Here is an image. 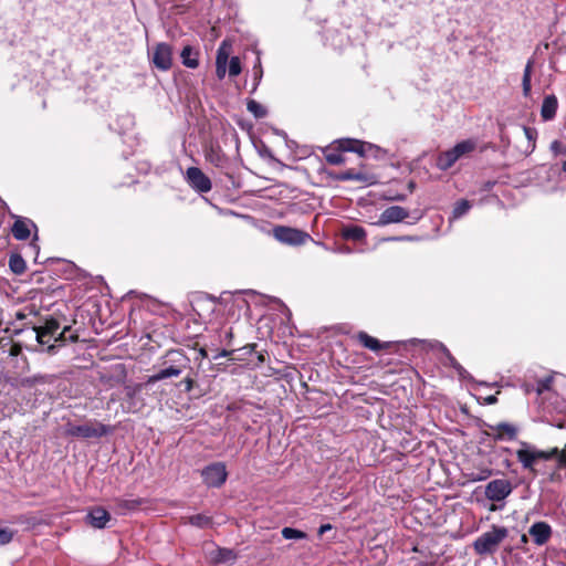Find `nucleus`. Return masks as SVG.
Masks as SVG:
<instances>
[{
	"label": "nucleus",
	"instance_id": "1",
	"mask_svg": "<svg viewBox=\"0 0 566 566\" xmlns=\"http://www.w3.org/2000/svg\"><path fill=\"white\" fill-rule=\"evenodd\" d=\"M521 448L516 450V458L522 464L523 469L536 474L535 464L539 461H548L559 454L558 448L551 450H539L535 446L521 441Z\"/></svg>",
	"mask_w": 566,
	"mask_h": 566
},
{
	"label": "nucleus",
	"instance_id": "2",
	"mask_svg": "<svg viewBox=\"0 0 566 566\" xmlns=\"http://www.w3.org/2000/svg\"><path fill=\"white\" fill-rule=\"evenodd\" d=\"M509 530L504 526L492 525L490 531L482 533L473 542V548L479 555L494 554L500 544L507 537Z\"/></svg>",
	"mask_w": 566,
	"mask_h": 566
},
{
	"label": "nucleus",
	"instance_id": "3",
	"mask_svg": "<svg viewBox=\"0 0 566 566\" xmlns=\"http://www.w3.org/2000/svg\"><path fill=\"white\" fill-rule=\"evenodd\" d=\"M112 432L111 427L103 424L96 420L87 421L83 424H71L69 423L65 433L70 437L75 438H101Z\"/></svg>",
	"mask_w": 566,
	"mask_h": 566
},
{
	"label": "nucleus",
	"instance_id": "4",
	"mask_svg": "<svg viewBox=\"0 0 566 566\" xmlns=\"http://www.w3.org/2000/svg\"><path fill=\"white\" fill-rule=\"evenodd\" d=\"M475 149V143L467 139L458 143L451 149L441 153L437 158V167L441 170L451 168L457 160H459L465 154H469Z\"/></svg>",
	"mask_w": 566,
	"mask_h": 566
},
{
	"label": "nucleus",
	"instance_id": "5",
	"mask_svg": "<svg viewBox=\"0 0 566 566\" xmlns=\"http://www.w3.org/2000/svg\"><path fill=\"white\" fill-rule=\"evenodd\" d=\"M272 231L279 242L287 245H302L311 239L307 232L291 227L276 226Z\"/></svg>",
	"mask_w": 566,
	"mask_h": 566
},
{
	"label": "nucleus",
	"instance_id": "6",
	"mask_svg": "<svg viewBox=\"0 0 566 566\" xmlns=\"http://www.w3.org/2000/svg\"><path fill=\"white\" fill-rule=\"evenodd\" d=\"M201 476L208 488H220L228 476L226 464L222 462L211 463L202 469Z\"/></svg>",
	"mask_w": 566,
	"mask_h": 566
},
{
	"label": "nucleus",
	"instance_id": "7",
	"mask_svg": "<svg viewBox=\"0 0 566 566\" xmlns=\"http://www.w3.org/2000/svg\"><path fill=\"white\" fill-rule=\"evenodd\" d=\"M513 491L512 483L506 479H495L485 485V497L492 502H503Z\"/></svg>",
	"mask_w": 566,
	"mask_h": 566
},
{
	"label": "nucleus",
	"instance_id": "8",
	"mask_svg": "<svg viewBox=\"0 0 566 566\" xmlns=\"http://www.w3.org/2000/svg\"><path fill=\"white\" fill-rule=\"evenodd\" d=\"M170 355H176L178 357L174 359L175 365L163 368L158 373L149 376L147 384H155L166 378L178 377L182 373L189 361L188 358L178 352H171Z\"/></svg>",
	"mask_w": 566,
	"mask_h": 566
},
{
	"label": "nucleus",
	"instance_id": "9",
	"mask_svg": "<svg viewBox=\"0 0 566 566\" xmlns=\"http://www.w3.org/2000/svg\"><path fill=\"white\" fill-rule=\"evenodd\" d=\"M339 148L343 151L356 153L361 157L367 156L369 153L373 154L375 157H378L379 153L385 154V150H382L380 147L376 145L349 138L339 140Z\"/></svg>",
	"mask_w": 566,
	"mask_h": 566
},
{
	"label": "nucleus",
	"instance_id": "10",
	"mask_svg": "<svg viewBox=\"0 0 566 566\" xmlns=\"http://www.w3.org/2000/svg\"><path fill=\"white\" fill-rule=\"evenodd\" d=\"M151 62L156 69L168 71L172 65V48L166 43H157L153 49Z\"/></svg>",
	"mask_w": 566,
	"mask_h": 566
},
{
	"label": "nucleus",
	"instance_id": "11",
	"mask_svg": "<svg viewBox=\"0 0 566 566\" xmlns=\"http://www.w3.org/2000/svg\"><path fill=\"white\" fill-rule=\"evenodd\" d=\"M59 329L60 323L56 319H46L44 325L34 327L35 338L41 345L49 344V339H44V336L54 337V340L56 342L64 337V334L66 331H69V327H64L62 332H59Z\"/></svg>",
	"mask_w": 566,
	"mask_h": 566
},
{
	"label": "nucleus",
	"instance_id": "12",
	"mask_svg": "<svg viewBox=\"0 0 566 566\" xmlns=\"http://www.w3.org/2000/svg\"><path fill=\"white\" fill-rule=\"evenodd\" d=\"M185 178L188 185L197 192L206 193L211 190V180L198 167H189Z\"/></svg>",
	"mask_w": 566,
	"mask_h": 566
},
{
	"label": "nucleus",
	"instance_id": "13",
	"mask_svg": "<svg viewBox=\"0 0 566 566\" xmlns=\"http://www.w3.org/2000/svg\"><path fill=\"white\" fill-rule=\"evenodd\" d=\"M528 534L537 546H543L548 543L553 535L552 526L544 521L533 523L528 528Z\"/></svg>",
	"mask_w": 566,
	"mask_h": 566
},
{
	"label": "nucleus",
	"instance_id": "14",
	"mask_svg": "<svg viewBox=\"0 0 566 566\" xmlns=\"http://www.w3.org/2000/svg\"><path fill=\"white\" fill-rule=\"evenodd\" d=\"M408 217L409 211L407 209L400 206H391L381 212L378 221L375 222L374 224L382 227L390 223L401 222Z\"/></svg>",
	"mask_w": 566,
	"mask_h": 566
},
{
	"label": "nucleus",
	"instance_id": "15",
	"mask_svg": "<svg viewBox=\"0 0 566 566\" xmlns=\"http://www.w3.org/2000/svg\"><path fill=\"white\" fill-rule=\"evenodd\" d=\"M139 386H127L125 387V398L123 400V408L126 412L135 413L144 407V401L139 397Z\"/></svg>",
	"mask_w": 566,
	"mask_h": 566
},
{
	"label": "nucleus",
	"instance_id": "16",
	"mask_svg": "<svg viewBox=\"0 0 566 566\" xmlns=\"http://www.w3.org/2000/svg\"><path fill=\"white\" fill-rule=\"evenodd\" d=\"M192 308L201 318H209L216 311V298L199 295L192 302Z\"/></svg>",
	"mask_w": 566,
	"mask_h": 566
},
{
	"label": "nucleus",
	"instance_id": "17",
	"mask_svg": "<svg viewBox=\"0 0 566 566\" xmlns=\"http://www.w3.org/2000/svg\"><path fill=\"white\" fill-rule=\"evenodd\" d=\"M109 520V513L101 506L92 509L86 515V522L95 528H104Z\"/></svg>",
	"mask_w": 566,
	"mask_h": 566
},
{
	"label": "nucleus",
	"instance_id": "18",
	"mask_svg": "<svg viewBox=\"0 0 566 566\" xmlns=\"http://www.w3.org/2000/svg\"><path fill=\"white\" fill-rule=\"evenodd\" d=\"M334 178L336 180H340V181L354 180V181L365 182L368 185H371L375 182L374 175L365 174L361 171H356L355 169H348L346 171L339 172Z\"/></svg>",
	"mask_w": 566,
	"mask_h": 566
},
{
	"label": "nucleus",
	"instance_id": "19",
	"mask_svg": "<svg viewBox=\"0 0 566 566\" xmlns=\"http://www.w3.org/2000/svg\"><path fill=\"white\" fill-rule=\"evenodd\" d=\"M490 428L496 431L494 436L495 440H504L505 436L509 440H514L518 432L517 428L509 422H499L494 426H490Z\"/></svg>",
	"mask_w": 566,
	"mask_h": 566
},
{
	"label": "nucleus",
	"instance_id": "20",
	"mask_svg": "<svg viewBox=\"0 0 566 566\" xmlns=\"http://www.w3.org/2000/svg\"><path fill=\"white\" fill-rule=\"evenodd\" d=\"M30 226L35 227L34 223L25 218H18L12 227V235L17 240H27L30 237Z\"/></svg>",
	"mask_w": 566,
	"mask_h": 566
},
{
	"label": "nucleus",
	"instance_id": "21",
	"mask_svg": "<svg viewBox=\"0 0 566 566\" xmlns=\"http://www.w3.org/2000/svg\"><path fill=\"white\" fill-rule=\"evenodd\" d=\"M356 337L364 347L376 353L389 347L388 343H381L377 338L368 335L366 332H359Z\"/></svg>",
	"mask_w": 566,
	"mask_h": 566
},
{
	"label": "nucleus",
	"instance_id": "22",
	"mask_svg": "<svg viewBox=\"0 0 566 566\" xmlns=\"http://www.w3.org/2000/svg\"><path fill=\"white\" fill-rule=\"evenodd\" d=\"M558 102L555 95H547L541 107V116L544 120H552L557 112Z\"/></svg>",
	"mask_w": 566,
	"mask_h": 566
},
{
	"label": "nucleus",
	"instance_id": "23",
	"mask_svg": "<svg viewBox=\"0 0 566 566\" xmlns=\"http://www.w3.org/2000/svg\"><path fill=\"white\" fill-rule=\"evenodd\" d=\"M206 159L216 167H223L227 164V156L219 146H211L206 150Z\"/></svg>",
	"mask_w": 566,
	"mask_h": 566
},
{
	"label": "nucleus",
	"instance_id": "24",
	"mask_svg": "<svg viewBox=\"0 0 566 566\" xmlns=\"http://www.w3.org/2000/svg\"><path fill=\"white\" fill-rule=\"evenodd\" d=\"M223 46L224 43L218 49L216 59V74L219 80H222L226 76L229 60L228 52H226Z\"/></svg>",
	"mask_w": 566,
	"mask_h": 566
},
{
	"label": "nucleus",
	"instance_id": "25",
	"mask_svg": "<svg viewBox=\"0 0 566 566\" xmlns=\"http://www.w3.org/2000/svg\"><path fill=\"white\" fill-rule=\"evenodd\" d=\"M181 63L189 69H196L199 65L198 52L192 46L186 45L180 53Z\"/></svg>",
	"mask_w": 566,
	"mask_h": 566
},
{
	"label": "nucleus",
	"instance_id": "26",
	"mask_svg": "<svg viewBox=\"0 0 566 566\" xmlns=\"http://www.w3.org/2000/svg\"><path fill=\"white\" fill-rule=\"evenodd\" d=\"M146 501L142 497L137 499H124L118 500L116 503V507L119 513H127L137 510L139 506H142Z\"/></svg>",
	"mask_w": 566,
	"mask_h": 566
},
{
	"label": "nucleus",
	"instance_id": "27",
	"mask_svg": "<svg viewBox=\"0 0 566 566\" xmlns=\"http://www.w3.org/2000/svg\"><path fill=\"white\" fill-rule=\"evenodd\" d=\"M533 65H534V60L530 59L525 65L524 72H523L522 90H523L524 97L531 96V91H532L531 78H532Z\"/></svg>",
	"mask_w": 566,
	"mask_h": 566
},
{
	"label": "nucleus",
	"instance_id": "28",
	"mask_svg": "<svg viewBox=\"0 0 566 566\" xmlns=\"http://www.w3.org/2000/svg\"><path fill=\"white\" fill-rule=\"evenodd\" d=\"M366 231L359 226H348L343 229V238L353 241H363L366 238Z\"/></svg>",
	"mask_w": 566,
	"mask_h": 566
},
{
	"label": "nucleus",
	"instance_id": "29",
	"mask_svg": "<svg viewBox=\"0 0 566 566\" xmlns=\"http://www.w3.org/2000/svg\"><path fill=\"white\" fill-rule=\"evenodd\" d=\"M9 268L14 274H22L27 269L25 261L20 254H11L9 259Z\"/></svg>",
	"mask_w": 566,
	"mask_h": 566
},
{
	"label": "nucleus",
	"instance_id": "30",
	"mask_svg": "<svg viewBox=\"0 0 566 566\" xmlns=\"http://www.w3.org/2000/svg\"><path fill=\"white\" fill-rule=\"evenodd\" d=\"M188 523L199 528H207L212 525V518L206 514H196L188 517Z\"/></svg>",
	"mask_w": 566,
	"mask_h": 566
},
{
	"label": "nucleus",
	"instance_id": "31",
	"mask_svg": "<svg viewBox=\"0 0 566 566\" xmlns=\"http://www.w3.org/2000/svg\"><path fill=\"white\" fill-rule=\"evenodd\" d=\"M281 533L285 539H305V538H307V534L305 532L293 528V527H283Z\"/></svg>",
	"mask_w": 566,
	"mask_h": 566
},
{
	"label": "nucleus",
	"instance_id": "32",
	"mask_svg": "<svg viewBox=\"0 0 566 566\" xmlns=\"http://www.w3.org/2000/svg\"><path fill=\"white\" fill-rule=\"evenodd\" d=\"M235 558H237L235 553L229 548H219L217 551V555L214 557L216 562H218V563L234 562Z\"/></svg>",
	"mask_w": 566,
	"mask_h": 566
},
{
	"label": "nucleus",
	"instance_id": "33",
	"mask_svg": "<svg viewBox=\"0 0 566 566\" xmlns=\"http://www.w3.org/2000/svg\"><path fill=\"white\" fill-rule=\"evenodd\" d=\"M247 108L255 118H263L266 115V109L254 99L248 102Z\"/></svg>",
	"mask_w": 566,
	"mask_h": 566
},
{
	"label": "nucleus",
	"instance_id": "34",
	"mask_svg": "<svg viewBox=\"0 0 566 566\" xmlns=\"http://www.w3.org/2000/svg\"><path fill=\"white\" fill-rule=\"evenodd\" d=\"M253 86H252V93H254L262 80V76H263V70H262V65H261V60L260 57H256V61H255V64L253 65Z\"/></svg>",
	"mask_w": 566,
	"mask_h": 566
},
{
	"label": "nucleus",
	"instance_id": "35",
	"mask_svg": "<svg viewBox=\"0 0 566 566\" xmlns=\"http://www.w3.org/2000/svg\"><path fill=\"white\" fill-rule=\"evenodd\" d=\"M470 208H471L470 201L460 200L455 203V206L453 208L452 217L454 219H459V218L463 217L470 210Z\"/></svg>",
	"mask_w": 566,
	"mask_h": 566
},
{
	"label": "nucleus",
	"instance_id": "36",
	"mask_svg": "<svg viewBox=\"0 0 566 566\" xmlns=\"http://www.w3.org/2000/svg\"><path fill=\"white\" fill-rule=\"evenodd\" d=\"M523 132L530 143L531 151H533L535 149V139L537 137V130L533 127L523 126Z\"/></svg>",
	"mask_w": 566,
	"mask_h": 566
},
{
	"label": "nucleus",
	"instance_id": "37",
	"mask_svg": "<svg viewBox=\"0 0 566 566\" xmlns=\"http://www.w3.org/2000/svg\"><path fill=\"white\" fill-rule=\"evenodd\" d=\"M553 382V377L548 376L543 379H539L536 385V392L537 395H542L544 391H547L551 389Z\"/></svg>",
	"mask_w": 566,
	"mask_h": 566
},
{
	"label": "nucleus",
	"instance_id": "38",
	"mask_svg": "<svg viewBox=\"0 0 566 566\" xmlns=\"http://www.w3.org/2000/svg\"><path fill=\"white\" fill-rule=\"evenodd\" d=\"M241 73V62L238 56H232L229 61V74L237 76Z\"/></svg>",
	"mask_w": 566,
	"mask_h": 566
},
{
	"label": "nucleus",
	"instance_id": "39",
	"mask_svg": "<svg viewBox=\"0 0 566 566\" xmlns=\"http://www.w3.org/2000/svg\"><path fill=\"white\" fill-rule=\"evenodd\" d=\"M439 346L446 355V361H443V364L454 368L459 364L457 359L451 355L449 349L443 344H440Z\"/></svg>",
	"mask_w": 566,
	"mask_h": 566
},
{
	"label": "nucleus",
	"instance_id": "40",
	"mask_svg": "<svg viewBox=\"0 0 566 566\" xmlns=\"http://www.w3.org/2000/svg\"><path fill=\"white\" fill-rule=\"evenodd\" d=\"M14 533L9 528H0V545L9 544L13 538Z\"/></svg>",
	"mask_w": 566,
	"mask_h": 566
},
{
	"label": "nucleus",
	"instance_id": "41",
	"mask_svg": "<svg viewBox=\"0 0 566 566\" xmlns=\"http://www.w3.org/2000/svg\"><path fill=\"white\" fill-rule=\"evenodd\" d=\"M327 163L332 165H342L345 163V158L340 153H331L326 156Z\"/></svg>",
	"mask_w": 566,
	"mask_h": 566
},
{
	"label": "nucleus",
	"instance_id": "42",
	"mask_svg": "<svg viewBox=\"0 0 566 566\" xmlns=\"http://www.w3.org/2000/svg\"><path fill=\"white\" fill-rule=\"evenodd\" d=\"M491 475H492V470H491V469H483V470H481V471H480V473H479V474H476V475L472 473V474L470 475V480H471V481H474V482H476V481H483V480H486L488 478H490Z\"/></svg>",
	"mask_w": 566,
	"mask_h": 566
},
{
	"label": "nucleus",
	"instance_id": "43",
	"mask_svg": "<svg viewBox=\"0 0 566 566\" xmlns=\"http://www.w3.org/2000/svg\"><path fill=\"white\" fill-rule=\"evenodd\" d=\"M551 149L556 154H564V145L562 142L559 140H554L552 144H551Z\"/></svg>",
	"mask_w": 566,
	"mask_h": 566
},
{
	"label": "nucleus",
	"instance_id": "44",
	"mask_svg": "<svg viewBox=\"0 0 566 566\" xmlns=\"http://www.w3.org/2000/svg\"><path fill=\"white\" fill-rule=\"evenodd\" d=\"M453 369L457 371L458 376L461 379L470 378V374L460 364H458Z\"/></svg>",
	"mask_w": 566,
	"mask_h": 566
},
{
	"label": "nucleus",
	"instance_id": "45",
	"mask_svg": "<svg viewBox=\"0 0 566 566\" xmlns=\"http://www.w3.org/2000/svg\"><path fill=\"white\" fill-rule=\"evenodd\" d=\"M181 384L185 386V391L190 392L193 389L195 381L191 377H186Z\"/></svg>",
	"mask_w": 566,
	"mask_h": 566
},
{
	"label": "nucleus",
	"instance_id": "46",
	"mask_svg": "<svg viewBox=\"0 0 566 566\" xmlns=\"http://www.w3.org/2000/svg\"><path fill=\"white\" fill-rule=\"evenodd\" d=\"M233 354V350H228V349H222L221 352H219L214 357L213 359L214 360H218L219 358L221 357H229Z\"/></svg>",
	"mask_w": 566,
	"mask_h": 566
},
{
	"label": "nucleus",
	"instance_id": "47",
	"mask_svg": "<svg viewBox=\"0 0 566 566\" xmlns=\"http://www.w3.org/2000/svg\"><path fill=\"white\" fill-rule=\"evenodd\" d=\"M332 528L331 524H324L319 526L318 533L324 534L325 532L329 531Z\"/></svg>",
	"mask_w": 566,
	"mask_h": 566
},
{
	"label": "nucleus",
	"instance_id": "48",
	"mask_svg": "<svg viewBox=\"0 0 566 566\" xmlns=\"http://www.w3.org/2000/svg\"><path fill=\"white\" fill-rule=\"evenodd\" d=\"M392 199L397 200V201H403L406 199V196L405 195H398V196L394 197Z\"/></svg>",
	"mask_w": 566,
	"mask_h": 566
},
{
	"label": "nucleus",
	"instance_id": "49",
	"mask_svg": "<svg viewBox=\"0 0 566 566\" xmlns=\"http://www.w3.org/2000/svg\"><path fill=\"white\" fill-rule=\"evenodd\" d=\"M527 542H528V537H527V535H526V534H523V535L521 536V543H522V544H526Z\"/></svg>",
	"mask_w": 566,
	"mask_h": 566
},
{
	"label": "nucleus",
	"instance_id": "50",
	"mask_svg": "<svg viewBox=\"0 0 566 566\" xmlns=\"http://www.w3.org/2000/svg\"><path fill=\"white\" fill-rule=\"evenodd\" d=\"M415 187H416L415 181H410V182L408 184V189H409L411 192L413 191Z\"/></svg>",
	"mask_w": 566,
	"mask_h": 566
},
{
	"label": "nucleus",
	"instance_id": "51",
	"mask_svg": "<svg viewBox=\"0 0 566 566\" xmlns=\"http://www.w3.org/2000/svg\"><path fill=\"white\" fill-rule=\"evenodd\" d=\"M486 400H488L489 403H493V402L496 401V398L494 396H491Z\"/></svg>",
	"mask_w": 566,
	"mask_h": 566
},
{
	"label": "nucleus",
	"instance_id": "52",
	"mask_svg": "<svg viewBox=\"0 0 566 566\" xmlns=\"http://www.w3.org/2000/svg\"><path fill=\"white\" fill-rule=\"evenodd\" d=\"M559 461H560V462H566V454H565V452H563V453L560 454V457H559Z\"/></svg>",
	"mask_w": 566,
	"mask_h": 566
},
{
	"label": "nucleus",
	"instance_id": "53",
	"mask_svg": "<svg viewBox=\"0 0 566 566\" xmlns=\"http://www.w3.org/2000/svg\"><path fill=\"white\" fill-rule=\"evenodd\" d=\"M200 355H201L202 357H206V356H207V352H206V349L201 348V349H200Z\"/></svg>",
	"mask_w": 566,
	"mask_h": 566
},
{
	"label": "nucleus",
	"instance_id": "54",
	"mask_svg": "<svg viewBox=\"0 0 566 566\" xmlns=\"http://www.w3.org/2000/svg\"><path fill=\"white\" fill-rule=\"evenodd\" d=\"M226 337H229V338H230V337H232V332H231V329H229V331H227V332H226Z\"/></svg>",
	"mask_w": 566,
	"mask_h": 566
},
{
	"label": "nucleus",
	"instance_id": "55",
	"mask_svg": "<svg viewBox=\"0 0 566 566\" xmlns=\"http://www.w3.org/2000/svg\"><path fill=\"white\" fill-rule=\"evenodd\" d=\"M54 348H55V346H54V345H50V346L48 347V352H49V353H52V352L54 350Z\"/></svg>",
	"mask_w": 566,
	"mask_h": 566
},
{
	"label": "nucleus",
	"instance_id": "56",
	"mask_svg": "<svg viewBox=\"0 0 566 566\" xmlns=\"http://www.w3.org/2000/svg\"><path fill=\"white\" fill-rule=\"evenodd\" d=\"M394 240H412L410 237H406V238H395Z\"/></svg>",
	"mask_w": 566,
	"mask_h": 566
},
{
	"label": "nucleus",
	"instance_id": "57",
	"mask_svg": "<svg viewBox=\"0 0 566 566\" xmlns=\"http://www.w3.org/2000/svg\"><path fill=\"white\" fill-rule=\"evenodd\" d=\"M563 170L566 171V160L563 163Z\"/></svg>",
	"mask_w": 566,
	"mask_h": 566
},
{
	"label": "nucleus",
	"instance_id": "58",
	"mask_svg": "<svg viewBox=\"0 0 566 566\" xmlns=\"http://www.w3.org/2000/svg\"><path fill=\"white\" fill-rule=\"evenodd\" d=\"M497 507L494 504L490 507L491 511H495Z\"/></svg>",
	"mask_w": 566,
	"mask_h": 566
},
{
	"label": "nucleus",
	"instance_id": "59",
	"mask_svg": "<svg viewBox=\"0 0 566 566\" xmlns=\"http://www.w3.org/2000/svg\"><path fill=\"white\" fill-rule=\"evenodd\" d=\"M44 339H49L50 342L51 339H54V337L44 336Z\"/></svg>",
	"mask_w": 566,
	"mask_h": 566
}]
</instances>
